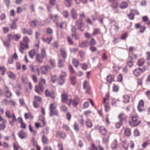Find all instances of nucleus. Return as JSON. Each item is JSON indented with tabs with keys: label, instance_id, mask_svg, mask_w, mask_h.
I'll return each instance as SVG.
<instances>
[{
	"label": "nucleus",
	"instance_id": "obj_1",
	"mask_svg": "<svg viewBox=\"0 0 150 150\" xmlns=\"http://www.w3.org/2000/svg\"><path fill=\"white\" fill-rule=\"evenodd\" d=\"M66 75L65 72L63 71H61L58 79V83L59 85H62L64 83L66 80L65 78Z\"/></svg>",
	"mask_w": 150,
	"mask_h": 150
},
{
	"label": "nucleus",
	"instance_id": "obj_2",
	"mask_svg": "<svg viewBox=\"0 0 150 150\" xmlns=\"http://www.w3.org/2000/svg\"><path fill=\"white\" fill-rule=\"evenodd\" d=\"M45 83V79L41 78L40 79V82L39 83V87H38L36 86L35 87V91L38 93H40V91H43V88L42 85Z\"/></svg>",
	"mask_w": 150,
	"mask_h": 150
},
{
	"label": "nucleus",
	"instance_id": "obj_3",
	"mask_svg": "<svg viewBox=\"0 0 150 150\" xmlns=\"http://www.w3.org/2000/svg\"><path fill=\"white\" fill-rule=\"evenodd\" d=\"M132 121L129 122V124L132 127H134L137 126L140 123V121L137 119L136 115L132 116Z\"/></svg>",
	"mask_w": 150,
	"mask_h": 150
},
{
	"label": "nucleus",
	"instance_id": "obj_4",
	"mask_svg": "<svg viewBox=\"0 0 150 150\" xmlns=\"http://www.w3.org/2000/svg\"><path fill=\"white\" fill-rule=\"evenodd\" d=\"M62 101L63 102L66 103L69 106L71 104V99L70 98L69 99H68V98L65 93H62L61 96Z\"/></svg>",
	"mask_w": 150,
	"mask_h": 150
},
{
	"label": "nucleus",
	"instance_id": "obj_5",
	"mask_svg": "<svg viewBox=\"0 0 150 150\" xmlns=\"http://www.w3.org/2000/svg\"><path fill=\"white\" fill-rule=\"evenodd\" d=\"M83 88L86 90V93L88 94L89 93V90L91 89V87L89 86L88 82L86 81H84L83 82Z\"/></svg>",
	"mask_w": 150,
	"mask_h": 150
},
{
	"label": "nucleus",
	"instance_id": "obj_6",
	"mask_svg": "<svg viewBox=\"0 0 150 150\" xmlns=\"http://www.w3.org/2000/svg\"><path fill=\"white\" fill-rule=\"evenodd\" d=\"M5 94L6 97L7 98H10L12 96V93L9 90V88L6 85L5 86Z\"/></svg>",
	"mask_w": 150,
	"mask_h": 150
},
{
	"label": "nucleus",
	"instance_id": "obj_7",
	"mask_svg": "<svg viewBox=\"0 0 150 150\" xmlns=\"http://www.w3.org/2000/svg\"><path fill=\"white\" fill-rule=\"evenodd\" d=\"M18 135L19 137L21 139L26 138L27 137V133L23 130L19 131L18 133Z\"/></svg>",
	"mask_w": 150,
	"mask_h": 150
},
{
	"label": "nucleus",
	"instance_id": "obj_8",
	"mask_svg": "<svg viewBox=\"0 0 150 150\" xmlns=\"http://www.w3.org/2000/svg\"><path fill=\"white\" fill-rule=\"evenodd\" d=\"M145 71V69L144 70H142L140 68H137L134 71V74L136 76H139L142 72H143Z\"/></svg>",
	"mask_w": 150,
	"mask_h": 150
},
{
	"label": "nucleus",
	"instance_id": "obj_9",
	"mask_svg": "<svg viewBox=\"0 0 150 150\" xmlns=\"http://www.w3.org/2000/svg\"><path fill=\"white\" fill-rule=\"evenodd\" d=\"M144 102L142 100H140L137 106V109L138 111L141 112L144 110Z\"/></svg>",
	"mask_w": 150,
	"mask_h": 150
},
{
	"label": "nucleus",
	"instance_id": "obj_10",
	"mask_svg": "<svg viewBox=\"0 0 150 150\" xmlns=\"http://www.w3.org/2000/svg\"><path fill=\"white\" fill-rule=\"evenodd\" d=\"M50 67L48 65H47L45 66H42L41 68L42 73L44 74H46L49 70H50Z\"/></svg>",
	"mask_w": 150,
	"mask_h": 150
},
{
	"label": "nucleus",
	"instance_id": "obj_11",
	"mask_svg": "<svg viewBox=\"0 0 150 150\" xmlns=\"http://www.w3.org/2000/svg\"><path fill=\"white\" fill-rule=\"evenodd\" d=\"M89 45V42L87 40H84L81 42L79 46L81 48L87 47Z\"/></svg>",
	"mask_w": 150,
	"mask_h": 150
},
{
	"label": "nucleus",
	"instance_id": "obj_12",
	"mask_svg": "<svg viewBox=\"0 0 150 150\" xmlns=\"http://www.w3.org/2000/svg\"><path fill=\"white\" fill-rule=\"evenodd\" d=\"M45 94L47 96H50L52 98H55L54 93L53 91H50L48 89H47L45 92Z\"/></svg>",
	"mask_w": 150,
	"mask_h": 150
},
{
	"label": "nucleus",
	"instance_id": "obj_13",
	"mask_svg": "<svg viewBox=\"0 0 150 150\" xmlns=\"http://www.w3.org/2000/svg\"><path fill=\"white\" fill-rule=\"evenodd\" d=\"M79 101V99L78 97H76L72 101H71V103H72L74 107H76L78 104Z\"/></svg>",
	"mask_w": 150,
	"mask_h": 150
},
{
	"label": "nucleus",
	"instance_id": "obj_14",
	"mask_svg": "<svg viewBox=\"0 0 150 150\" xmlns=\"http://www.w3.org/2000/svg\"><path fill=\"white\" fill-rule=\"evenodd\" d=\"M22 33L23 34L27 33L29 35H31L32 34V31L30 29H27L25 28H23L22 29Z\"/></svg>",
	"mask_w": 150,
	"mask_h": 150
},
{
	"label": "nucleus",
	"instance_id": "obj_15",
	"mask_svg": "<svg viewBox=\"0 0 150 150\" xmlns=\"http://www.w3.org/2000/svg\"><path fill=\"white\" fill-rule=\"evenodd\" d=\"M76 25H77L80 30L82 31H83L84 29L81 28L83 27V23L81 20H78L76 22Z\"/></svg>",
	"mask_w": 150,
	"mask_h": 150
},
{
	"label": "nucleus",
	"instance_id": "obj_16",
	"mask_svg": "<svg viewBox=\"0 0 150 150\" xmlns=\"http://www.w3.org/2000/svg\"><path fill=\"white\" fill-rule=\"evenodd\" d=\"M45 58L39 54H36V58L37 61L39 63H41L43 61V59Z\"/></svg>",
	"mask_w": 150,
	"mask_h": 150
},
{
	"label": "nucleus",
	"instance_id": "obj_17",
	"mask_svg": "<svg viewBox=\"0 0 150 150\" xmlns=\"http://www.w3.org/2000/svg\"><path fill=\"white\" fill-rule=\"evenodd\" d=\"M71 16L73 19H76L77 17V14L76 13V11L74 8L71 9Z\"/></svg>",
	"mask_w": 150,
	"mask_h": 150
},
{
	"label": "nucleus",
	"instance_id": "obj_18",
	"mask_svg": "<svg viewBox=\"0 0 150 150\" xmlns=\"http://www.w3.org/2000/svg\"><path fill=\"white\" fill-rule=\"evenodd\" d=\"M86 124L87 127L89 128H91L93 126V124L91 121L88 118L86 120Z\"/></svg>",
	"mask_w": 150,
	"mask_h": 150
},
{
	"label": "nucleus",
	"instance_id": "obj_19",
	"mask_svg": "<svg viewBox=\"0 0 150 150\" xmlns=\"http://www.w3.org/2000/svg\"><path fill=\"white\" fill-rule=\"evenodd\" d=\"M50 111V116H52L53 115L58 116L59 115V113L58 110L56 109L52 110Z\"/></svg>",
	"mask_w": 150,
	"mask_h": 150
},
{
	"label": "nucleus",
	"instance_id": "obj_20",
	"mask_svg": "<svg viewBox=\"0 0 150 150\" xmlns=\"http://www.w3.org/2000/svg\"><path fill=\"white\" fill-rule=\"evenodd\" d=\"M118 117L120 121L122 122L123 121H125L126 120V117L125 114L123 113H121L119 115Z\"/></svg>",
	"mask_w": 150,
	"mask_h": 150
},
{
	"label": "nucleus",
	"instance_id": "obj_21",
	"mask_svg": "<svg viewBox=\"0 0 150 150\" xmlns=\"http://www.w3.org/2000/svg\"><path fill=\"white\" fill-rule=\"evenodd\" d=\"M21 47L22 50H24L25 48H28V44L25 43L23 42L20 43Z\"/></svg>",
	"mask_w": 150,
	"mask_h": 150
},
{
	"label": "nucleus",
	"instance_id": "obj_22",
	"mask_svg": "<svg viewBox=\"0 0 150 150\" xmlns=\"http://www.w3.org/2000/svg\"><path fill=\"white\" fill-rule=\"evenodd\" d=\"M101 34L100 29L99 28H94L92 33V35L95 36L96 35H99Z\"/></svg>",
	"mask_w": 150,
	"mask_h": 150
},
{
	"label": "nucleus",
	"instance_id": "obj_23",
	"mask_svg": "<svg viewBox=\"0 0 150 150\" xmlns=\"http://www.w3.org/2000/svg\"><path fill=\"white\" fill-rule=\"evenodd\" d=\"M107 100V99L104 98L103 100V103H104V106L105 107V112H107L108 111V104L106 101Z\"/></svg>",
	"mask_w": 150,
	"mask_h": 150
},
{
	"label": "nucleus",
	"instance_id": "obj_24",
	"mask_svg": "<svg viewBox=\"0 0 150 150\" xmlns=\"http://www.w3.org/2000/svg\"><path fill=\"white\" fill-rule=\"evenodd\" d=\"M42 140L44 144H47L48 142V139L45 134L43 135L41 137Z\"/></svg>",
	"mask_w": 150,
	"mask_h": 150
},
{
	"label": "nucleus",
	"instance_id": "obj_25",
	"mask_svg": "<svg viewBox=\"0 0 150 150\" xmlns=\"http://www.w3.org/2000/svg\"><path fill=\"white\" fill-rule=\"evenodd\" d=\"M123 102L125 103H128L129 101V97L127 95H124L123 98Z\"/></svg>",
	"mask_w": 150,
	"mask_h": 150
},
{
	"label": "nucleus",
	"instance_id": "obj_26",
	"mask_svg": "<svg viewBox=\"0 0 150 150\" xmlns=\"http://www.w3.org/2000/svg\"><path fill=\"white\" fill-rule=\"evenodd\" d=\"M128 6V4L125 1H122L120 4V7L121 9H124Z\"/></svg>",
	"mask_w": 150,
	"mask_h": 150
},
{
	"label": "nucleus",
	"instance_id": "obj_27",
	"mask_svg": "<svg viewBox=\"0 0 150 150\" xmlns=\"http://www.w3.org/2000/svg\"><path fill=\"white\" fill-rule=\"evenodd\" d=\"M57 107V105L56 103L53 102L51 103L50 105L49 110H50L56 109Z\"/></svg>",
	"mask_w": 150,
	"mask_h": 150
},
{
	"label": "nucleus",
	"instance_id": "obj_28",
	"mask_svg": "<svg viewBox=\"0 0 150 150\" xmlns=\"http://www.w3.org/2000/svg\"><path fill=\"white\" fill-rule=\"evenodd\" d=\"M100 133L103 135H105L106 134V130L104 127H101L99 129Z\"/></svg>",
	"mask_w": 150,
	"mask_h": 150
},
{
	"label": "nucleus",
	"instance_id": "obj_29",
	"mask_svg": "<svg viewBox=\"0 0 150 150\" xmlns=\"http://www.w3.org/2000/svg\"><path fill=\"white\" fill-rule=\"evenodd\" d=\"M35 50H32L29 52V55L30 58L33 59L35 55Z\"/></svg>",
	"mask_w": 150,
	"mask_h": 150
},
{
	"label": "nucleus",
	"instance_id": "obj_30",
	"mask_svg": "<svg viewBox=\"0 0 150 150\" xmlns=\"http://www.w3.org/2000/svg\"><path fill=\"white\" fill-rule=\"evenodd\" d=\"M125 134L126 136H129L131 134L130 129L128 128L126 129L125 130Z\"/></svg>",
	"mask_w": 150,
	"mask_h": 150
},
{
	"label": "nucleus",
	"instance_id": "obj_31",
	"mask_svg": "<svg viewBox=\"0 0 150 150\" xmlns=\"http://www.w3.org/2000/svg\"><path fill=\"white\" fill-rule=\"evenodd\" d=\"M50 18L52 19L54 21H56L58 18V15L57 14L56 15H53L51 14L50 15Z\"/></svg>",
	"mask_w": 150,
	"mask_h": 150
},
{
	"label": "nucleus",
	"instance_id": "obj_32",
	"mask_svg": "<svg viewBox=\"0 0 150 150\" xmlns=\"http://www.w3.org/2000/svg\"><path fill=\"white\" fill-rule=\"evenodd\" d=\"M6 120H4L2 122V124H0V130L4 129L6 128Z\"/></svg>",
	"mask_w": 150,
	"mask_h": 150
},
{
	"label": "nucleus",
	"instance_id": "obj_33",
	"mask_svg": "<svg viewBox=\"0 0 150 150\" xmlns=\"http://www.w3.org/2000/svg\"><path fill=\"white\" fill-rule=\"evenodd\" d=\"M38 22L36 20L32 21L30 23V25L32 27H35L38 24Z\"/></svg>",
	"mask_w": 150,
	"mask_h": 150
},
{
	"label": "nucleus",
	"instance_id": "obj_34",
	"mask_svg": "<svg viewBox=\"0 0 150 150\" xmlns=\"http://www.w3.org/2000/svg\"><path fill=\"white\" fill-rule=\"evenodd\" d=\"M72 63L75 67H78L79 62L78 60L76 59H73L72 60Z\"/></svg>",
	"mask_w": 150,
	"mask_h": 150
},
{
	"label": "nucleus",
	"instance_id": "obj_35",
	"mask_svg": "<svg viewBox=\"0 0 150 150\" xmlns=\"http://www.w3.org/2000/svg\"><path fill=\"white\" fill-rule=\"evenodd\" d=\"M117 146V141L115 140L113 141L111 144V147L112 149L115 148Z\"/></svg>",
	"mask_w": 150,
	"mask_h": 150
},
{
	"label": "nucleus",
	"instance_id": "obj_36",
	"mask_svg": "<svg viewBox=\"0 0 150 150\" xmlns=\"http://www.w3.org/2000/svg\"><path fill=\"white\" fill-rule=\"evenodd\" d=\"M61 54L63 58H65L67 57L66 52L64 48H61L60 50Z\"/></svg>",
	"mask_w": 150,
	"mask_h": 150
},
{
	"label": "nucleus",
	"instance_id": "obj_37",
	"mask_svg": "<svg viewBox=\"0 0 150 150\" xmlns=\"http://www.w3.org/2000/svg\"><path fill=\"white\" fill-rule=\"evenodd\" d=\"M61 110L63 112H66L67 110V107L64 105H62L60 107Z\"/></svg>",
	"mask_w": 150,
	"mask_h": 150
},
{
	"label": "nucleus",
	"instance_id": "obj_38",
	"mask_svg": "<svg viewBox=\"0 0 150 150\" xmlns=\"http://www.w3.org/2000/svg\"><path fill=\"white\" fill-rule=\"evenodd\" d=\"M7 74L8 76L11 78L14 79L16 78V75L11 72H8L7 73Z\"/></svg>",
	"mask_w": 150,
	"mask_h": 150
},
{
	"label": "nucleus",
	"instance_id": "obj_39",
	"mask_svg": "<svg viewBox=\"0 0 150 150\" xmlns=\"http://www.w3.org/2000/svg\"><path fill=\"white\" fill-rule=\"evenodd\" d=\"M41 55L44 58L46 57V53L45 50L44 48H42L41 50Z\"/></svg>",
	"mask_w": 150,
	"mask_h": 150
},
{
	"label": "nucleus",
	"instance_id": "obj_40",
	"mask_svg": "<svg viewBox=\"0 0 150 150\" xmlns=\"http://www.w3.org/2000/svg\"><path fill=\"white\" fill-rule=\"evenodd\" d=\"M64 23V22H62L61 23L56 22V24L57 27V28H60L61 29L63 28V25Z\"/></svg>",
	"mask_w": 150,
	"mask_h": 150
},
{
	"label": "nucleus",
	"instance_id": "obj_41",
	"mask_svg": "<svg viewBox=\"0 0 150 150\" xmlns=\"http://www.w3.org/2000/svg\"><path fill=\"white\" fill-rule=\"evenodd\" d=\"M144 62V60L143 59H139L137 62V65L139 66H142Z\"/></svg>",
	"mask_w": 150,
	"mask_h": 150
},
{
	"label": "nucleus",
	"instance_id": "obj_42",
	"mask_svg": "<svg viewBox=\"0 0 150 150\" xmlns=\"http://www.w3.org/2000/svg\"><path fill=\"white\" fill-rule=\"evenodd\" d=\"M6 71L5 68L3 66H0V72L1 74L4 75Z\"/></svg>",
	"mask_w": 150,
	"mask_h": 150
},
{
	"label": "nucleus",
	"instance_id": "obj_43",
	"mask_svg": "<svg viewBox=\"0 0 150 150\" xmlns=\"http://www.w3.org/2000/svg\"><path fill=\"white\" fill-rule=\"evenodd\" d=\"M10 26L12 29H16L17 28V25L15 21H13L12 23L10 25Z\"/></svg>",
	"mask_w": 150,
	"mask_h": 150
},
{
	"label": "nucleus",
	"instance_id": "obj_44",
	"mask_svg": "<svg viewBox=\"0 0 150 150\" xmlns=\"http://www.w3.org/2000/svg\"><path fill=\"white\" fill-rule=\"evenodd\" d=\"M106 80L108 83H111L113 80V79L112 77V76L110 75H108L107 76Z\"/></svg>",
	"mask_w": 150,
	"mask_h": 150
},
{
	"label": "nucleus",
	"instance_id": "obj_45",
	"mask_svg": "<svg viewBox=\"0 0 150 150\" xmlns=\"http://www.w3.org/2000/svg\"><path fill=\"white\" fill-rule=\"evenodd\" d=\"M62 14L64 17L66 18H68L69 16V12L67 10H64L62 12Z\"/></svg>",
	"mask_w": 150,
	"mask_h": 150
},
{
	"label": "nucleus",
	"instance_id": "obj_46",
	"mask_svg": "<svg viewBox=\"0 0 150 150\" xmlns=\"http://www.w3.org/2000/svg\"><path fill=\"white\" fill-rule=\"evenodd\" d=\"M42 40L43 41L48 44H50L52 40V38L51 37L47 38L46 39H45V38H42Z\"/></svg>",
	"mask_w": 150,
	"mask_h": 150
},
{
	"label": "nucleus",
	"instance_id": "obj_47",
	"mask_svg": "<svg viewBox=\"0 0 150 150\" xmlns=\"http://www.w3.org/2000/svg\"><path fill=\"white\" fill-rule=\"evenodd\" d=\"M49 62L52 67H55V64L54 60L50 59Z\"/></svg>",
	"mask_w": 150,
	"mask_h": 150
},
{
	"label": "nucleus",
	"instance_id": "obj_48",
	"mask_svg": "<svg viewBox=\"0 0 150 150\" xmlns=\"http://www.w3.org/2000/svg\"><path fill=\"white\" fill-rule=\"evenodd\" d=\"M39 119L40 120L42 121V123L43 126H44L45 124L44 117L43 116L40 115L39 117Z\"/></svg>",
	"mask_w": 150,
	"mask_h": 150
},
{
	"label": "nucleus",
	"instance_id": "obj_49",
	"mask_svg": "<svg viewBox=\"0 0 150 150\" xmlns=\"http://www.w3.org/2000/svg\"><path fill=\"white\" fill-rule=\"evenodd\" d=\"M58 63L59 67H62L64 66V61H62L61 59H59L58 60Z\"/></svg>",
	"mask_w": 150,
	"mask_h": 150
},
{
	"label": "nucleus",
	"instance_id": "obj_50",
	"mask_svg": "<svg viewBox=\"0 0 150 150\" xmlns=\"http://www.w3.org/2000/svg\"><path fill=\"white\" fill-rule=\"evenodd\" d=\"M7 36L8 37V40L9 42L13 40H14V35L10 34L8 35Z\"/></svg>",
	"mask_w": 150,
	"mask_h": 150
},
{
	"label": "nucleus",
	"instance_id": "obj_51",
	"mask_svg": "<svg viewBox=\"0 0 150 150\" xmlns=\"http://www.w3.org/2000/svg\"><path fill=\"white\" fill-rule=\"evenodd\" d=\"M130 13L134 16L135 15H138L139 14L138 12L136 10H131Z\"/></svg>",
	"mask_w": 150,
	"mask_h": 150
},
{
	"label": "nucleus",
	"instance_id": "obj_52",
	"mask_svg": "<svg viewBox=\"0 0 150 150\" xmlns=\"http://www.w3.org/2000/svg\"><path fill=\"white\" fill-rule=\"evenodd\" d=\"M79 122L80 123V124L83 125L84 124V121L83 120V118L82 116H80V118L79 119Z\"/></svg>",
	"mask_w": 150,
	"mask_h": 150
},
{
	"label": "nucleus",
	"instance_id": "obj_53",
	"mask_svg": "<svg viewBox=\"0 0 150 150\" xmlns=\"http://www.w3.org/2000/svg\"><path fill=\"white\" fill-rule=\"evenodd\" d=\"M66 6L67 7H70L71 5V0H65Z\"/></svg>",
	"mask_w": 150,
	"mask_h": 150
},
{
	"label": "nucleus",
	"instance_id": "obj_54",
	"mask_svg": "<svg viewBox=\"0 0 150 150\" xmlns=\"http://www.w3.org/2000/svg\"><path fill=\"white\" fill-rule=\"evenodd\" d=\"M41 98L39 96H35L34 97V101L40 103L41 102Z\"/></svg>",
	"mask_w": 150,
	"mask_h": 150
},
{
	"label": "nucleus",
	"instance_id": "obj_55",
	"mask_svg": "<svg viewBox=\"0 0 150 150\" xmlns=\"http://www.w3.org/2000/svg\"><path fill=\"white\" fill-rule=\"evenodd\" d=\"M118 5V3L117 2H113L111 5V6L112 8L115 9L117 8Z\"/></svg>",
	"mask_w": 150,
	"mask_h": 150
},
{
	"label": "nucleus",
	"instance_id": "obj_56",
	"mask_svg": "<svg viewBox=\"0 0 150 150\" xmlns=\"http://www.w3.org/2000/svg\"><path fill=\"white\" fill-rule=\"evenodd\" d=\"M69 69L71 74H73L75 73V70L71 65H70L69 67Z\"/></svg>",
	"mask_w": 150,
	"mask_h": 150
},
{
	"label": "nucleus",
	"instance_id": "obj_57",
	"mask_svg": "<svg viewBox=\"0 0 150 150\" xmlns=\"http://www.w3.org/2000/svg\"><path fill=\"white\" fill-rule=\"evenodd\" d=\"M71 80L72 84L73 85H75L76 83V79L75 77L74 76H72L71 78Z\"/></svg>",
	"mask_w": 150,
	"mask_h": 150
},
{
	"label": "nucleus",
	"instance_id": "obj_58",
	"mask_svg": "<svg viewBox=\"0 0 150 150\" xmlns=\"http://www.w3.org/2000/svg\"><path fill=\"white\" fill-rule=\"evenodd\" d=\"M6 116L9 118H10L12 117V115H11L10 114V111L7 110L6 112Z\"/></svg>",
	"mask_w": 150,
	"mask_h": 150
},
{
	"label": "nucleus",
	"instance_id": "obj_59",
	"mask_svg": "<svg viewBox=\"0 0 150 150\" xmlns=\"http://www.w3.org/2000/svg\"><path fill=\"white\" fill-rule=\"evenodd\" d=\"M23 42L28 44V42H29V40L27 37H24L23 38Z\"/></svg>",
	"mask_w": 150,
	"mask_h": 150
},
{
	"label": "nucleus",
	"instance_id": "obj_60",
	"mask_svg": "<svg viewBox=\"0 0 150 150\" xmlns=\"http://www.w3.org/2000/svg\"><path fill=\"white\" fill-rule=\"evenodd\" d=\"M57 79V76L56 75H54L51 77V81L53 83H55Z\"/></svg>",
	"mask_w": 150,
	"mask_h": 150
},
{
	"label": "nucleus",
	"instance_id": "obj_61",
	"mask_svg": "<svg viewBox=\"0 0 150 150\" xmlns=\"http://www.w3.org/2000/svg\"><path fill=\"white\" fill-rule=\"evenodd\" d=\"M29 130L31 132L33 133L34 134H36L37 132L36 131L34 130L31 127L30 125H29Z\"/></svg>",
	"mask_w": 150,
	"mask_h": 150
},
{
	"label": "nucleus",
	"instance_id": "obj_62",
	"mask_svg": "<svg viewBox=\"0 0 150 150\" xmlns=\"http://www.w3.org/2000/svg\"><path fill=\"white\" fill-rule=\"evenodd\" d=\"M14 40H18L21 37V36L19 34L14 35Z\"/></svg>",
	"mask_w": 150,
	"mask_h": 150
},
{
	"label": "nucleus",
	"instance_id": "obj_63",
	"mask_svg": "<svg viewBox=\"0 0 150 150\" xmlns=\"http://www.w3.org/2000/svg\"><path fill=\"white\" fill-rule=\"evenodd\" d=\"M40 103L38 102L34 101L33 102V105L34 107L35 108H37L38 107L39 104Z\"/></svg>",
	"mask_w": 150,
	"mask_h": 150
},
{
	"label": "nucleus",
	"instance_id": "obj_64",
	"mask_svg": "<svg viewBox=\"0 0 150 150\" xmlns=\"http://www.w3.org/2000/svg\"><path fill=\"white\" fill-rule=\"evenodd\" d=\"M89 105V103L87 102H85L83 105V109L87 108L88 107Z\"/></svg>",
	"mask_w": 150,
	"mask_h": 150
}]
</instances>
